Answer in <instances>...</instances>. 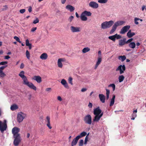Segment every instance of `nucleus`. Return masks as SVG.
Segmentation results:
<instances>
[{"mask_svg":"<svg viewBox=\"0 0 146 146\" xmlns=\"http://www.w3.org/2000/svg\"><path fill=\"white\" fill-rule=\"evenodd\" d=\"M83 13L85 15L88 16H91L92 15V13L90 11H85L83 12Z\"/></svg>","mask_w":146,"mask_h":146,"instance_id":"473e14b6","label":"nucleus"},{"mask_svg":"<svg viewBox=\"0 0 146 146\" xmlns=\"http://www.w3.org/2000/svg\"><path fill=\"white\" fill-rule=\"evenodd\" d=\"M26 55L27 58L28 59H29L30 58V54L29 51L28 50H27L26 51Z\"/></svg>","mask_w":146,"mask_h":146,"instance_id":"e433bc0d","label":"nucleus"},{"mask_svg":"<svg viewBox=\"0 0 146 146\" xmlns=\"http://www.w3.org/2000/svg\"><path fill=\"white\" fill-rule=\"evenodd\" d=\"M66 0H61V2L62 4H64L66 2Z\"/></svg>","mask_w":146,"mask_h":146,"instance_id":"69168bd1","label":"nucleus"},{"mask_svg":"<svg viewBox=\"0 0 146 146\" xmlns=\"http://www.w3.org/2000/svg\"><path fill=\"white\" fill-rule=\"evenodd\" d=\"M106 94L108 95H109V94L110 93V91L109 90L107 89H106Z\"/></svg>","mask_w":146,"mask_h":146,"instance_id":"13d9d810","label":"nucleus"},{"mask_svg":"<svg viewBox=\"0 0 146 146\" xmlns=\"http://www.w3.org/2000/svg\"><path fill=\"white\" fill-rule=\"evenodd\" d=\"M7 66V65H5L4 66H1L0 67V69L1 70H3L4 68H6Z\"/></svg>","mask_w":146,"mask_h":146,"instance_id":"6e6d98bb","label":"nucleus"},{"mask_svg":"<svg viewBox=\"0 0 146 146\" xmlns=\"http://www.w3.org/2000/svg\"><path fill=\"white\" fill-rule=\"evenodd\" d=\"M24 72L23 71H22L20 72L19 75L21 78H22V79H23L25 77H26V76L24 75Z\"/></svg>","mask_w":146,"mask_h":146,"instance_id":"c756f323","label":"nucleus"},{"mask_svg":"<svg viewBox=\"0 0 146 146\" xmlns=\"http://www.w3.org/2000/svg\"><path fill=\"white\" fill-rule=\"evenodd\" d=\"M57 99L60 101H61L62 100V98L60 96H58L57 97Z\"/></svg>","mask_w":146,"mask_h":146,"instance_id":"680f3d73","label":"nucleus"},{"mask_svg":"<svg viewBox=\"0 0 146 146\" xmlns=\"http://www.w3.org/2000/svg\"><path fill=\"white\" fill-rule=\"evenodd\" d=\"M7 63V62L6 61L2 62H0V65H5Z\"/></svg>","mask_w":146,"mask_h":146,"instance_id":"09e8293b","label":"nucleus"},{"mask_svg":"<svg viewBox=\"0 0 146 146\" xmlns=\"http://www.w3.org/2000/svg\"><path fill=\"white\" fill-rule=\"evenodd\" d=\"M31 44L29 43V41L28 39H27L26 40V45L27 46H28L30 45Z\"/></svg>","mask_w":146,"mask_h":146,"instance_id":"de8ad7c7","label":"nucleus"},{"mask_svg":"<svg viewBox=\"0 0 146 146\" xmlns=\"http://www.w3.org/2000/svg\"><path fill=\"white\" fill-rule=\"evenodd\" d=\"M15 138L13 141V144L16 146H18L21 141V137L20 135L13 136Z\"/></svg>","mask_w":146,"mask_h":146,"instance_id":"6e6552de","label":"nucleus"},{"mask_svg":"<svg viewBox=\"0 0 146 146\" xmlns=\"http://www.w3.org/2000/svg\"><path fill=\"white\" fill-rule=\"evenodd\" d=\"M28 11L29 12H31L32 11V7L31 6L29 7Z\"/></svg>","mask_w":146,"mask_h":146,"instance_id":"e2e57ef3","label":"nucleus"},{"mask_svg":"<svg viewBox=\"0 0 146 146\" xmlns=\"http://www.w3.org/2000/svg\"><path fill=\"white\" fill-rule=\"evenodd\" d=\"M72 78L71 77H70L68 79V82L69 83L72 85L73 83L72 82Z\"/></svg>","mask_w":146,"mask_h":146,"instance_id":"37998d69","label":"nucleus"},{"mask_svg":"<svg viewBox=\"0 0 146 146\" xmlns=\"http://www.w3.org/2000/svg\"><path fill=\"white\" fill-rule=\"evenodd\" d=\"M111 87L112 88L113 91H114L115 89V85L114 84H110L108 86V87Z\"/></svg>","mask_w":146,"mask_h":146,"instance_id":"58836bf2","label":"nucleus"},{"mask_svg":"<svg viewBox=\"0 0 146 146\" xmlns=\"http://www.w3.org/2000/svg\"><path fill=\"white\" fill-rule=\"evenodd\" d=\"M81 28L79 27H75L71 26L70 27V30L72 33L79 32L81 31Z\"/></svg>","mask_w":146,"mask_h":146,"instance_id":"f8f14e48","label":"nucleus"},{"mask_svg":"<svg viewBox=\"0 0 146 146\" xmlns=\"http://www.w3.org/2000/svg\"><path fill=\"white\" fill-rule=\"evenodd\" d=\"M36 29L37 28L36 27L32 28L31 29V31L32 32L35 31V30H36Z\"/></svg>","mask_w":146,"mask_h":146,"instance_id":"4d7b16f0","label":"nucleus"},{"mask_svg":"<svg viewBox=\"0 0 146 146\" xmlns=\"http://www.w3.org/2000/svg\"><path fill=\"white\" fill-rule=\"evenodd\" d=\"M50 118L49 116H47L46 117V122H47L46 125L50 129L52 128V127L50 126Z\"/></svg>","mask_w":146,"mask_h":146,"instance_id":"dca6fc26","label":"nucleus"},{"mask_svg":"<svg viewBox=\"0 0 146 146\" xmlns=\"http://www.w3.org/2000/svg\"><path fill=\"white\" fill-rule=\"evenodd\" d=\"M121 36L116 34L115 35L109 36L108 38L112 40L113 42H115V41L116 38L117 39H119L121 38Z\"/></svg>","mask_w":146,"mask_h":146,"instance_id":"1a4fd4ad","label":"nucleus"},{"mask_svg":"<svg viewBox=\"0 0 146 146\" xmlns=\"http://www.w3.org/2000/svg\"><path fill=\"white\" fill-rule=\"evenodd\" d=\"M145 8V5H143L142 7V11H144V10Z\"/></svg>","mask_w":146,"mask_h":146,"instance_id":"774afa93","label":"nucleus"},{"mask_svg":"<svg viewBox=\"0 0 146 146\" xmlns=\"http://www.w3.org/2000/svg\"><path fill=\"white\" fill-rule=\"evenodd\" d=\"M61 59H58V65L59 67L62 68V62H61Z\"/></svg>","mask_w":146,"mask_h":146,"instance_id":"c9c22d12","label":"nucleus"},{"mask_svg":"<svg viewBox=\"0 0 146 146\" xmlns=\"http://www.w3.org/2000/svg\"><path fill=\"white\" fill-rule=\"evenodd\" d=\"M137 112V110L136 109L133 111V113L131 115L132 118H131V120H134L135 118L137 117L136 113Z\"/></svg>","mask_w":146,"mask_h":146,"instance_id":"393cba45","label":"nucleus"},{"mask_svg":"<svg viewBox=\"0 0 146 146\" xmlns=\"http://www.w3.org/2000/svg\"><path fill=\"white\" fill-rule=\"evenodd\" d=\"M124 76L123 75H121L119 76L118 77V79L119 82H121L123 81L124 80Z\"/></svg>","mask_w":146,"mask_h":146,"instance_id":"7c9ffc66","label":"nucleus"},{"mask_svg":"<svg viewBox=\"0 0 146 146\" xmlns=\"http://www.w3.org/2000/svg\"><path fill=\"white\" fill-rule=\"evenodd\" d=\"M89 135V133L86 136L85 140H84V144H86L87 142L88 141V136Z\"/></svg>","mask_w":146,"mask_h":146,"instance_id":"a19ab883","label":"nucleus"},{"mask_svg":"<svg viewBox=\"0 0 146 146\" xmlns=\"http://www.w3.org/2000/svg\"><path fill=\"white\" fill-rule=\"evenodd\" d=\"M74 19V17L72 16H70L69 18V21L71 22Z\"/></svg>","mask_w":146,"mask_h":146,"instance_id":"8fccbe9b","label":"nucleus"},{"mask_svg":"<svg viewBox=\"0 0 146 146\" xmlns=\"http://www.w3.org/2000/svg\"><path fill=\"white\" fill-rule=\"evenodd\" d=\"M14 38L17 41L19 42V43H21V42L20 41L19 38L17 36H15Z\"/></svg>","mask_w":146,"mask_h":146,"instance_id":"ea45409f","label":"nucleus"},{"mask_svg":"<svg viewBox=\"0 0 146 146\" xmlns=\"http://www.w3.org/2000/svg\"><path fill=\"white\" fill-rule=\"evenodd\" d=\"M125 23V22L123 21H119L115 22L112 26L110 33V34L113 33L115 31L117 27L122 25Z\"/></svg>","mask_w":146,"mask_h":146,"instance_id":"f03ea898","label":"nucleus"},{"mask_svg":"<svg viewBox=\"0 0 146 146\" xmlns=\"http://www.w3.org/2000/svg\"><path fill=\"white\" fill-rule=\"evenodd\" d=\"M7 121L5 119L4 120L3 122L2 123L1 121H0V130L2 133H3L6 130L7 128Z\"/></svg>","mask_w":146,"mask_h":146,"instance_id":"39448f33","label":"nucleus"},{"mask_svg":"<svg viewBox=\"0 0 146 146\" xmlns=\"http://www.w3.org/2000/svg\"><path fill=\"white\" fill-rule=\"evenodd\" d=\"M18 107L17 105L14 104L11 106L10 109L11 110L14 111L18 109Z\"/></svg>","mask_w":146,"mask_h":146,"instance_id":"cd10ccee","label":"nucleus"},{"mask_svg":"<svg viewBox=\"0 0 146 146\" xmlns=\"http://www.w3.org/2000/svg\"><path fill=\"white\" fill-rule=\"evenodd\" d=\"M5 59H8L10 57L8 55L6 56H5Z\"/></svg>","mask_w":146,"mask_h":146,"instance_id":"338daca9","label":"nucleus"},{"mask_svg":"<svg viewBox=\"0 0 146 146\" xmlns=\"http://www.w3.org/2000/svg\"><path fill=\"white\" fill-rule=\"evenodd\" d=\"M88 106L90 108H92V104L90 102L89 104H88Z\"/></svg>","mask_w":146,"mask_h":146,"instance_id":"bf43d9fd","label":"nucleus"},{"mask_svg":"<svg viewBox=\"0 0 146 146\" xmlns=\"http://www.w3.org/2000/svg\"><path fill=\"white\" fill-rule=\"evenodd\" d=\"M86 134L87 133L86 132L83 131L81 133L80 135H78L77 136H79L80 139V138L86 136Z\"/></svg>","mask_w":146,"mask_h":146,"instance_id":"f704fd0d","label":"nucleus"},{"mask_svg":"<svg viewBox=\"0 0 146 146\" xmlns=\"http://www.w3.org/2000/svg\"><path fill=\"white\" fill-rule=\"evenodd\" d=\"M84 122L89 125H91L92 123V118L90 114H88L85 116L83 119Z\"/></svg>","mask_w":146,"mask_h":146,"instance_id":"423d86ee","label":"nucleus"},{"mask_svg":"<svg viewBox=\"0 0 146 146\" xmlns=\"http://www.w3.org/2000/svg\"><path fill=\"white\" fill-rule=\"evenodd\" d=\"M133 40V39L132 38H131L130 39H129V40H128L127 41H126V43H127V44H128L130 42L131 43V42Z\"/></svg>","mask_w":146,"mask_h":146,"instance_id":"3c124183","label":"nucleus"},{"mask_svg":"<svg viewBox=\"0 0 146 146\" xmlns=\"http://www.w3.org/2000/svg\"><path fill=\"white\" fill-rule=\"evenodd\" d=\"M90 50V48L88 47H85L82 50V52L83 53H86L89 51Z\"/></svg>","mask_w":146,"mask_h":146,"instance_id":"72a5a7b5","label":"nucleus"},{"mask_svg":"<svg viewBox=\"0 0 146 146\" xmlns=\"http://www.w3.org/2000/svg\"><path fill=\"white\" fill-rule=\"evenodd\" d=\"M89 6L94 9H97L99 6L98 4L94 1H91L89 3Z\"/></svg>","mask_w":146,"mask_h":146,"instance_id":"4468645a","label":"nucleus"},{"mask_svg":"<svg viewBox=\"0 0 146 146\" xmlns=\"http://www.w3.org/2000/svg\"><path fill=\"white\" fill-rule=\"evenodd\" d=\"M48 55L46 53H43L40 56V58L43 60H45L47 59Z\"/></svg>","mask_w":146,"mask_h":146,"instance_id":"5701e85b","label":"nucleus"},{"mask_svg":"<svg viewBox=\"0 0 146 146\" xmlns=\"http://www.w3.org/2000/svg\"><path fill=\"white\" fill-rule=\"evenodd\" d=\"M26 117V115L25 113L22 112L18 113L17 114V117L18 121L19 123L23 121L24 119Z\"/></svg>","mask_w":146,"mask_h":146,"instance_id":"0eeeda50","label":"nucleus"},{"mask_svg":"<svg viewBox=\"0 0 146 146\" xmlns=\"http://www.w3.org/2000/svg\"><path fill=\"white\" fill-rule=\"evenodd\" d=\"M93 113L95 116L93 119V122H98L103 114L99 106L94 109Z\"/></svg>","mask_w":146,"mask_h":146,"instance_id":"f257e3e1","label":"nucleus"},{"mask_svg":"<svg viewBox=\"0 0 146 146\" xmlns=\"http://www.w3.org/2000/svg\"><path fill=\"white\" fill-rule=\"evenodd\" d=\"M25 65L23 63H22L21 64L20 68L21 69H23V68L24 67Z\"/></svg>","mask_w":146,"mask_h":146,"instance_id":"5fc2aeb1","label":"nucleus"},{"mask_svg":"<svg viewBox=\"0 0 146 146\" xmlns=\"http://www.w3.org/2000/svg\"><path fill=\"white\" fill-rule=\"evenodd\" d=\"M98 56L99 57L100 56L101 57V52L100 50H99L98 52Z\"/></svg>","mask_w":146,"mask_h":146,"instance_id":"0e129e2a","label":"nucleus"},{"mask_svg":"<svg viewBox=\"0 0 146 146\" xmlns=\"http://www.w3.org/2000/svg\"><path fill=\"white\" fill-rule=\"evenodd\" d=\"M23 80V84L29 87L30 88L36 91V87L32 83L29 82L26 77L22 79Z\"/></svg>","mask_w":146,"mask_h":146,"instance_id":"7ed1b4c3","label":"nucleus"},{"mask_svg":"<svg viewBox=\"0 0 146 146\" xmlns=\"http://www.w3.org/2000/svg\"><path fill=\"white\" fill-rule=\"evenodd\" d=\"M131 30H129L128 32L127 33V36L129 38L132 37L133 36L135 35V34L133 32L131 33Z\"/></svg>","mask_w":146,"mask_h":146,"instance_id":"b1692460","label":"nucleus"},{"mask_svg":"<svg viewBox=\"0 0 146 146\" xmlns=\"http://www.w3.org/2000/svg\"><path fill=\"white\" fill-rule=\"evenodd\" d=\"M32 79L36 80L37 83H40L42 82V78L39 76H35L32 78Z\"/></svg>","mask_w":146,"mask_h":146,"instance_id":"2eb2a0df","label":"nucleus"},{"mask_svg":"<svg viewBox=\"0 0 146 146\" xmlns=\"http://www.w3.org/2000/svg\"><path fill=\"white\" fill-rule=\"evenodd\" d=\"M66 8L69 10L70 12H72L73 11H74L75 9L74 7H73L72 6L70 5H67L66 7Z\"/></svg>","mask_w":146,"mask_h":146,"instance_id":"4be33fe9","label":"nucleus"},{"mask_svg":"<svg viewBox=\"0 0 146 146\" xmlns=\"http://www.w3.org/2000/svg\"><path fill=\"white\" fill-rule=\"evenodd\" d=\"M99 97L102 103H105L106 97L103 94H99Z\"/></svg>","mask_w":146,"mask_h":146,"instance_id":"412c9836","label":"nucleus"},{"mask_svg":"<svg viewBox=\"0 0 146 146\" xmlns=\"http://www.w3.org/2000/svg\"><path fill=\"white\" fill-rule=\"evenodd\" d=\"M20 131V129L19 128L15 127L12 129V133L13 135V136H17L18 135H20V134L18 133Z\"/></svg>","mask_w":146,"mask_h":146,"instance_id":"9b49d317","label":"nucleus"},{"mask_svg":"<svg viewBox=\"0 0 146 146\" xmlns=\"http://www.w3.org/2000/svg\"><path fill=\"white\" fill-rule=\"evenodd\" d=\"M119 60H121L122 62L124 61L126 58V57L125 55L119 56L118 58Z\"/></svg>","mask_w":146,"mask_h":146,"instance_id":"2f4dec72","label":"nucleus"},{"mask_svg":"<svg viewBox=\"0 0 146 146\" xmlns=\"http://www.w3.org/2000/svg\"><path fill=\"white\" fill-rule=\"evenodd\" d=\"M130 27L129 25H127L124 26L121 29L120 31V33L122 34H124L129 30Z\"/></svg>","mask_w":146,"mask_h":146,"instance_id":"ddd939ff","label":"nucleus"},{"mask_svg":"<svg viewBox=\"0 0 146 146\" xmlns=\"http://www.w3.org/2000/svg\"><path fill=\"white\" fill-rule=\"evenodd\" d=\"M87 90V89L86 88H82L81 89V91L82 92H85Z\"/></svg>","mask_w":146,"mask_h":146,"instance_id":"052dcab7","label":"nucleus"},{"mask_svg":"<svg viewBox=\"0 0 146 146\" xmlns=\"http://www.w3.org/2000/svg\"><path fill=\"white\" fill-rule=\"evenodd\" d=\"M115 96L113 95V97L111 99L110 103V106H112L114 104L115 102Z\"/></svg>","mask_w":146,"mask_h":146,"instance_id":"bb28decb","label":"nucleus"},{"mask_svg":"<svg viewBox=\"0 0 146 146\" xmlns=\"http://www.w3.org/2000/svg\"><path fill=\"white\" fill-rule=\"evenodd\" d=\"M84 143V141L82 139L80 140L79 142V146H83Z\"/></svg>","mask_w":146,"mask_h":146,"instance_id":"79ce46f5","label":"nucleus"},{"mask_svg":"<svg viewBox=\"0 0 146 146\" xmlns=\"http://www.w3.org/2000/svg\"><path fill=\"white\" fill-rule=\"evenodd\" d=\"M102 57L100 56L99 57H98V60L94 68L95 69H96L98 66V65L100 64L102 61Z\"/></svg>","mask_w":146,"mask_h":146,"instance_id":"aec40b11","label":"nucleus"},{"mask_svg":"<svg viewBox=\"0 0 146 146\" xmlns=\"http://www.w3.org/2000/svg\"><path fill=\"white\" fill-rule=\"evenodd\" d=\"M125 70V67L124 65H119L116 69V71H119L120 74H121L124 72Z\"/></svg>","mask_w":146,"mask_h":146,"instance_id":"9d476101","label":"nucleus"},{"mask_svg":"<svg viewBox=\"0 0 146 146\" xmlns=\"http://www.w3.org/2000/svg\"><path fill=\"white\" fill-rule=\"evenodd\" d=\"M139 20V19L135 18L134 19V22L135 24L136 25H138L139 24L138 22H137V21Z\"/></svg>","mask_w":146,"mask_h":146,"instance_id":"c03bdc74","label":"nucleus"},{"mask_svg":"<svg viewBox=\"0 0 146 146\" xmlns=\"http://www.w3.org/2000/svg\"><path fill=\"white\" fill-rule=\"evenodd\" d=\"M108 0H98V2L101 3H105L107 2Z\"/></svg>","mask_w":146,"mask_h":146,"instance_id":"4c0bfd02","label":"nucleus"},{"mask_svg":"<svg viewBox=\"0 0 146 146\" xmlns=\"http://www.w3.org/2000/svg\"><path fill=\"white\" fill-rule=\"evenodd\" d=\"M80 18L81 20L82 21H85L87 20V17L86 16V15L84 14L83 12L81 15Z\"/></svg>","mask_w":146,"mask_h":146,"instance_id":"a878e982","label":"nucleus"},{"mask_svg":"<svg viewBox=\"0 0 146 146\" xmlns=\"http://www.w3.org/2000/svg\"><path fill=\"white\" fill-rule=\"evenodd\" d=\"M25 11V9H21L19 12L21 13H23Z\"/></svg>","mask_w":146,"mask_h":146,"instance_id":"603ef678","label":"nucleus"},{"mask_svg":"<svg viewBox=\"0 0 146 146\" xmlns=\"http://www.w3.org/2000/svg\"><path fill=\"white\" fill-rule=\"evenodd\" d=\"M79 136H77L74 139L72 142V146H74L77 144L78 140L79 139Z\"/></svg>","mask_w":146,"mask_h":146,"instance_id":"6ab92c4d","label":"nucleus"},{"mask_svg":"<svg viewBox=\"0 0 146 146\" xmlns=\"http://www.w3.org/2000/svg\"><path fill=\"white\" fill-rule=\"evenodd\" d=\"M39 21V20L37 18H36V19L33 22V23L34 24H36L38 23Z\"/></svg>","mask_w":146,"mask_h":146,"instance_id":"49530a36","label":"nucleus"},{"mask_svg":"<svg viewBox=\"0 0 146 146\" xmlns=\"http://www.w3.org/2000/svg\"><path fill=\"white\" fill-rule=\"evenodd\" d=\"M126 39L125 38H124L122 39L119 40V45L122 46L127 44L126 43Z\"/></svg>","mask_w":146,"mask_h":146,"instance_id":"f3484780","label":"nucleus"},{"mask_svg":"<svg viewBox=\"0 0 146 146\" xmlns=\"http://www.w3.org/2000/svg\"><path fill=\"white\" fill-rule=\"evenodd\" d=\"M6 76V74L3 72L0 73V77L3 78Z\"/></svg>","mask_w":146,"mask_h":146,"instance_id":"a18cd8bd","label":"nucleus"},{"mask_svg":"<svg viewBox=\"0 0 146 146\" xmlns=\"http://www.w3.org/2000/svg\"><path fill=\"white\" fill-rule=\"evenodd\" d=\"M129 46L132 48H134L135 47V44L134 42H131L129 44Z\"/></svg>","mask_w":146,"mask_h":146,"instance_id":"c85d7f7f","label":"nucleus"},{"mask_svg":"<svg viewBox=\"0 0 146 146\" xmlns=\"http://www.w3.org/2000/svg\"><path fill=\"white\" fill-rule=\"evenodd\" d=\"M114 23L113 21L111 20L109 21H105L101 24V28L102 29H106L110 28Z\"/></svg>","mask_w":146,"mask_h":146,"instance_id":"20e7f679","label":"nucleus"},{"mask_svg":"<svg viewBox=\"0 0 146 146\" xmlns=\"http://www.w3.org/2000/svg\"><path fill=\"white\" fill-rule=\"evenodd\" d=\"M51 88H47L45 90L46 92H50L51 91Z\"/></svg>","mask_w":146,"mask_h":146,"instance_id":"864d4df0","label":"nucleus"},{"mask_svg":"<svg viewBox=\"0 0 146 146\" xmlns=\"http://www.w3.org/2000/svg\"><path fill=\"white\" fill-rule=\"evenodd\" d=\"M61 83L62 85L64 86L65 88L67 89H68L69 88L68 84L65 79H62L61 81Z\"/></svg>","mask_w":146,"mask_h":146,"instance_id":"a211bd4d","label":"nucleus"}]
</instances>
